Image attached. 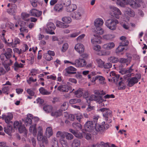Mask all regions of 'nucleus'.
<instances>
[{
    "instance_id": "f257e3e1",
    "label": "nucleus",
    "mask_w": 147,
    "mask_h": 147,
    "mask_svg": "<svg viewBox=\"0 0 147 147\" xmlns=\"http://www.w3.org/2000/svg\"><path fill=\"white\" fill-rule=\"evenodd\" d=\"M99 111L102 112L103 118L105 120L107 121L109 123L112 122L113 117L112 112L109 109L102 108L99 109Z\"/></svg>"
},
{
    "instance_id": "f03ea898",
    "label": "nucleus",
    "mask_w": 147,
    "mask_h": 147,
    "mask_svg": "<svg viewBox=\"0 0 147 147\" xmlns=\"http://www.w3.org/2000/svg\"><path fill=\"white\" fill-rule=\"evenodd\" d=\"M109 14L112 16L117 19L120 18V16L122 14V12L117 7L113 6L111 5L109 7Z\"/></svg>"
},
{
    "instance_id": "7ed1b4c3",
    "label": "nucleus",
    "mask_w": 147,
    "mask_h": 147,
    "mask_svg": "<svg viewBox=\"0 0 147 147\" xmlns=\"http://www.w3.org/2000/svg\"><path fill=\"white\" fill-rule=\"evenodd\" d=\"M119 22L117 20L109 19L106 20L105 25L109 29L114 30L116 29L117 24Z\"/></svg>"
},
{
    "instance_id": "20e7f679",
    "label": "nucleus",
    "mask_w": 147,
    "mask_h": 147,
    "mask_svg": "<svg viewBox=\"0 0 147 147\" xmlns=\"http://www.w3.org/2000/svg\"><path fill=\"white\" fill-rule=\"evenodd\" d=\"M141 77V74H136L135 77H132L128 79L127 82V85L129 87L133 86L135 84L138 82L139 80Z\"/></svg>"
},
{
    "instance_id": "39448f33",
    "label": "nucleus",
    "mask_w": 147,
    "mask_h": 147,
    "mask_svg": "<svg viewBox=\"0 0 147 147\" xmlns=\"http://www.w3.org/2000/svg\"><path fill=\"white\" fill-rule=\"evenodd\" d=\"M56 27L54 24L51 22H48L47 24V27L46 28V31L48 34H55L54 30Z\"/></svg>"
},
{
    "instance_id": "423d86ee",
    "label": "nucleus",
    "mask_w": 147,
    "mask_h": 147,
    "mask_svg": "<svg viewBox=\"0 0 147 147\" xmlns=\"http://www.w3.org/2000/svg\"><path fill=\"white\" fill-rule=\"evenodd\" d=\"M18 24L21 27V28L20 29L21 33L20 34V35L24 36L25 33H27L28 32V30L26 28V26H28V25L24 22L22 21L19 22Z\"/></svg>"
},
{
    "instance_id": "0eeeda50",
    "label": "nucleus",
    "mask_w": 147,
    "mask_h": 147,
    "mask_svg": "<svg viewBox=\"0 0 147 147\" xmlns=\"http://www.w3.org/2000/svg\"><path fill=\"white\" fill-rule=\"evenodd\" d=\"M124 17L121 20L120 23L121 26L125 29L128 30L130 27V23L129 22V18L128 17Z\"/></svg>"
},
{
    "instance_id": "6e6552de",
    "label": "nucleus",
    "mask_w": 147,
    "mask_h": 147,
    "mask_svg": "<svg viewBox=\"0 0 147 147\" xmlns=\"http://www.w3.org/2000/svg\"><path fill=\"white\" fill-rule=\"evenodd\" d=\"M86 131L92 132L94 129V124L92 121H88L85 123L84 126Z\"/></svg>"
},
{
    "instance_id": "1a4fd4ad",
    "label": "nucleus",
    "mask_w": 147,
    "mask_h": 147,
    "mask_svg": "<svg viewBox=\"0 0 147 147\" xmlns=\"http://www.w3.org/2000/svg\"><path fill=\"white\" fill-rule=\"evenodd\" d=\"M83 14V12L81 10L78 9L73 13L72 17L74 19L78 20L81 18Z\"/></svg>"
},
{
    "instance_id": "9d476101",
    "label": "nucleus",
    "mask_w": 147,
    "mask_h": 147,
    "mask_svg": "<svg viewBox=\"0 0 147 147\" xmlns=\"http://www.w3.org/2000/svg\"><path fill=\"white\" fill-rule=\"evenodd\" d=\"M95 129L96 131L95 133L93 132L94 134H96L98 133L102 134L104 131V128H103V126L98 123H96L95 125Z\"/></svg>"
},
{
    "instance_id": "9b49d317",
    "label": "nucleus",
    "mask_w": 147,
    "mask_h": 147,
    "mask_svg": "<svg viewBox=\"0 0 147 147\" xmlns=\"http://www.w3.org/2000/svg\"><path fill=\"white\" fill-rule=\"evenodd\" d=\"M76 67H83L86 64L85 60L83 59L79 58L76 59Z\"/></svg>"
},
{
    "instance_id": "f8f14e48",
    "label": "nucleus",
    "mask_w": 147,
    "mask_h": 147,
    "mask_svg": "<svg viewBox=\"0 0 147 147\" xmlns=\"http://www.w3.org/2000/svg\"><path fill=\"white\" fill-rule=\"evenodd\" d=\"M75 49L80 54H81L84 52V47L82 44L78 43L75 45Z\"/></svg>"
},
{
    "instance_id": "ddd939ff",
    "label": "nucleus",
    "mask_w": 147,
    "mask_h": 147,
    "mask_svg": "<svg viewBox=\"0 0 147 147\" xmlns=\"http://www.w3.org/2000/svg\"><path fill=\"white\" fill-rule=\"evenodd\" d=\"M3 20L6 22L5 27L9 28L12 30H14L15 29V26L11 22L9 19L6 18H3Z\"/></svg>"
},
{
    "instance_id": "4468645a",
    "label": "nucleus",
    "mask_w": 147,
    "mask_h": 147,
    "mask_svg": "<svg viewBox=\"0 0 147 147\" xmlns=\"http://www.w3.org/2000/svg\"><path fill=\"white\" fill-rule=\"evenodd\" d=\"M94 35L95 37H98V36L104 33V30L101 28H96V29L93 31Z\"/></svg>"
},
{
    "instance_id": "2eb2a0df",
    "label": "nucleus",
    "mask_w": 147,
    "mask_h": 147,
    "mask_svg": "<svg viewBox=\"0 0 147 147\" xmlns=\"http://www.w3.org/2000/svg\"><path fill=\"white\" fill-rule=\"evenodd\" d=\"M103 20L100 18L96 19L94 21V24L96 28L101 27L103 24Z\"/></svg>"
},
{
    "instance_id": "dca6fc26",
    "label": "nucleus",
    "mask_w": 147,
    "mask_h": 147,
    "mask_svg": "<svg viewBox=\"0 0 147 147\" xmlns=\"http://www.w3.org/2000/svg\"><path fill=\"white\" fill-rule=\"evenodd\" d=\"M13 117V115L11 113H8L7 115H2L3 118L5 119V122L7 123H10L11 120L12 119Z\"/></svg>"
},
{
    "instance_id": "f3484780",
    "label": "nucleus",
    "mask_w": 147,
    "mask_h": 147,
    "mask_svg": "<svg viewBox=\"0 0 147 147\" xmlns=\"http://www.w3.org/2000/svg\"><path fill=\"white\" fill-rule=\"evenodd\" d=\"M91 100L96 101L97 102L100 103L104 101H105L101 96L92 95L91 97Z\"/></svg>"
},
{
    "instance_id": "a211bd4d",
    "label": "nucleus",
    "mask_w": 147,
    "mask_h": 147,
    "mask_svg": "<svg viewBox=\"0 0 147 147\" xmlns=\"http://www.w3.org/2000/svg\"><path fill=\"white\" fill-rule=\"evenodd\" d=\"M17 6L15 4L12 5L11 7L7 10V12L9 14L14 15L16 12Z\"/></svg>"
},
{
    "instance_id": "6ab92c4d",
    "label": "nucleus",
    "mask_w": 147,
    "mask_h": 147,
    "mask_svg": "<svg viewBox=\"0 0 147 147\" xmlns=\"http://www.w3.org/2000/svg\"><path fill=\"white\" fill-rule=\"evenodd\" d=\"M63 9V6L62 4L60 3H59L56 4L54 7V10L57 12H61Z\"/></svg>"
},
{
    "instance_id": "aec40b11",
    "label": "nucleus",
    "mask_w": 147,
    "mask_h": 147,
    "mask_svg": "<svg viewBox=\"0 0 147 147\" xmlns=\"http://www.w3.org/2000/svg\"><path fill=\"white\" fill-rule=\"evenodd\" d=\"M30 12L31 16L36 17L40 16L42 13V11H39L35 9H33L31 10Z\"/></svg>"
},
{
    "instance_id": "412c9836",
    "label": "nucleus",
    "mask_w": 147,
    "mask_h": 147,
    "mask_svg": "<svg viewBox=\"0 0 147 147\" xmlns=\"http://www.w3.org/2000/svg\"><path fill=\"white\" fill-rule=\"evenodd\" d=\"M33 118V115L30 114H28L27 115L25 123L26 126H28L30 125L32 123V118Z\"/></svg>"
},
{
    "instance_id": "4be33fe9",
    "label": "nucleus",
    "mask_w": 147,
    "mask_h": 147,
    "mask_svg": "<svg viewBox=\"0 0 147 147\" xmlns=\"http://www.w3.org/2000/svg\"><path fill=\"white\" fill-rule=\"evenodd\" d=\"M37 139L38 141H42V143H45L46 144L48 143L47 138L43 137V134H37Z\"/></svg>"
},
{
    "instance_id": "5701e85b",
    "label": "nucleus",
    "mask_w": 147,
    "mask_h": 147,
    "mask_svg": "<svg viewBox=\"0 0 147 147\" xmlns=\"http://www.w3.org/2000/svg\"><path fill=\"white\" fill-rule=\"evenodd\" d=\"M115 46L114 43L113 42H111L104 44L102 46V47L105 49L110 50L113 48Z\"/></svg>"
},
{
    "instance_id": "b1692460",
    "label": "nucleus",
    "mask_w": 147,
    "mask_h": 147,
    "mask_svg": "<svg viewBox=\"0 0 147 147\" xmlns=\"http://www.w3.org/2000/svg\"><path fill=\"white\" fill-rule=\"evenodd\" d=\"M1 40L7 45L10 47V44H11L13 41V39L11 37H1Z\"/></svg>"
},
{
    "instance_id": "393cba45",
    "label": "nucleus",
    "mask_w": 147,
    "mask_h": 147,
    "mask_svg": "<svg viewBox=\"0 0 147 147\" xmlns=\"http://www.w3.org/2000/svg\"><path fill=\"white\" fill-rule=\"evenodd\" d=\"M4 130L5 132L9 136H11V133L14 131V129H12V127L11 125H9L7 127H4Z\"/></svg>"
},
{
    "instance_id": "a878e982",
    "label": "nucleus",
    "mask_w": 147,
    "mask_h": 147,
    "mask_svg": "<svg viewBox=\"0 0 147 147\" xmlns=\"http://www.w3.org/2000/svg\"><path fill=\"white\" fill-rule=\"evenodd\" d=\"M102 39V37H93L91 39V42L93 44H100Z\"/></svg>"
},
{
    "instance_id": "bb28decb",
    "label": "nucleus",
    "mask_w": 147,
    "mask_h": 147,
    "mask_svg": "<svg viewBox=\"0 0 147 147\" xmlns=\"http://www.w3.org/2000/svg\"><path fill=\"white\" fill-rule=\"evenodd\" d=\"M20 42V40L17 38H15L13 39V41L12 42L10 45V47L12 48H15L17 47V45L18 44H19Z\"/></svg>"
},
{
    "instance_id": "cd10ccee",
    "label": "nucleus",
    "mask_w": 147,
    "mask_h": 147,
    "mask_svg": "<svg viewBox=\"0 0 147 147\" xmlns=\"http://www.w3.org/2000/svg\"><path fill=\"white\" fill-rule=\"evenodd\" d=\"M77 8V7L75 4L71 3L69 6L66 8V10L68 12H71L76 10Z\"/></svg>"
},
{
    "instance_id": "c85d7f7f",
    "label": "nucleus",
    "mask_w": 147,
    "mask_h": 147,
    "mask_svg": "<svg viewBox=\"0 0 147 147\" xmlns=\"http://www.w3.org/2000/svg\"><path fill=\"white\" fill-rule=\"evenodd\" d=\"M125 15H127L130 17H134L135 16V13L134 11L130 8H128L124 12Z\"/></svg>"
},
{
    "instance_id": "c756f323",
    "label": "nucleus",
    "mask_w": 147,
    "mask_h": 147,
    "mask_svg": "<svg viewBox=\"0 0 147 147\" xmlns=\"http://www.w3.org/2000/svg\"><path fill=\"white\" fill-rule=\"evenodd\" d=\"M69 131L77 138L80 139H81L83 138L82 133L78 132L77 131H75L72 129H69Z\"/></svg>"
},
{
    "instance_id": "7c9ffc66",
    "label": "nucleus",
    "mask_w": 147,
    "mask_h": 147,
    "mask_svg": "<svg viewBox=\"0 0 147 147\" xmlns=\"http://www.w3.org/2000/svg\"><path fill=\"white\" fill-rule=\"evenodd\" d=\"M57 90L61 92H67L69 90V87L66 85L60 86L58 87Z\"/></svg>"
},
{
    "instance_id": "2f4dec72",
    "label": "nucleus",
    "mask_w": 147,
    "mask_h": 147,
    "mask_svg": "<svg viewBox=\"0 0 147 147\" xmlns=\"http://www.w3.org/2000/svg\"><path fill=\"white\" fill-rule=\"evenodd\" d=\"M65 70L67 73L73 74L76 73L75 71H76V69L72 66H70L66 68Z\"/></svg>"
},
{
    "instance_id": "473e14b6",
    "label": "nucleus",
    "mask_w": 147,
    "mask_h": 147,
    "mask_svg": "<svg viewBox=\"0 0 147 147\" xmlns=\"http://www.w3.org/2000/svg\"><path fill=\"white\" fill-rule=\"evenodd\" d=\"M40 94L43 95H49L51 94V91H48L43 87H40L39 89Z\"/></svg>"
},
{
    "instance_id": "72a5a7b5",
    "label": "nucleus",
    "mask_w": 147,
    "mask_h": 147,
    "mask_svg": "<svg viewBox=\"0 0 147 147\" xmlns=\"http://www.w3.org/2000/svg\"><path fill=\"white\" fill-rule=\"evenodd\" d=\"M56 25L57 27L61 28H66L69 27L68 25L65 24L63 22L59 21H57L56 22Z\"/></svg>"
},
{
    "instance_id": "f704fd0d",
    "label": "nucleus",
    "mask_w": 147,
    "mask_h": 147,
    "mask_svg": "<svg viewBox=\"0 0 147 147\" xmlns=\"http://www.w3.org/2000/svg\"><path fill=\"white\" fill-rule=\"evenodd\" d=\"M81 143L80 141L77 139H75L73 141L72 144V147H80Z\"/></svg>"
},
{
    "instance_id": "c9c22d12",
    "label": "nucleus",
    "mask_w": 147,
    "mask_h": 147,
    "mask_svg": "<svg viewBox=\"0 0 147 147\" xmlns=\"http://www.w3.org/2000/svg\"><path fill=\"white\" fill-rule=\"evenodd\" d=\"M36 124L35 123L34 125L30 127L29 130L30 132H33V135L36 136L37 133Z\"/></svg>"
},
{
    "instance_id": "e433bc0d",
    "label": "nucleus",
    "mask_w": 147,
    "mask_h": 147,
    "mask_svg": "<svg viewBox=\"0 0 147 147\" xmlns=\"http://www.w3.org/2000/svg\"><path fill=\"white\" fill-rule=\"evenodd\" d=\"M60 2L62 4L63 6L66 7L71 5V1L70 0H60Z\"/></svg>"
},
{
    "instance_id": "4c0bfd02",
    "label": "nucleus",
    "mask_w": 147,
    "mask_h": 147,
    "mask_svg": "<svg viewBox=\"0 0 147 147\" xmlns=\"http://www.w3.org/2000/svg\"><path fill=\"white\" fill-rule=\"evenodd\" d=\"M46 135L49 138L53 134L52 129L51 127H48L46 129Z\"/></svg>"
},
{
    "instance_id": "58836bf2",
    "label": "nucleus",
    "mask_w": 147,
    "mask_h": 147,
    "mask_svg": "<svg viewBox=\"0 0 147 147\" xmlns=\"http://www.w3.org/2000/svg\"><path fill=\"white\" fill-rule=\"evenodd\" d=\"M24 65L21 63L19 64L17 62H16L14 63L13 67L14 70L17 71L19 68H23Z\"/></svg>"
},
{
    "instance_id": "ea45409f",
    "label": "nucleus",
    "mask_w": 147,
    "mask_h": 147,
    "mask_svg": "<svg viewBox=\"0 0 147 147\" xmlns=\"http://www.w3.org/2000/svg\"><path fill=\"white\" fill-rule=\"evenodd\" d=\"M126 37H120V40L122 41L120 43V45L123 47L128 45L129 44V41L126 40Z\"/></svg>"
},
{
    "instance_id": "a19ab883",
    "label": "nucleus",
    "mask_w": 147,
    "mask_h": 147,
    "mask_svg": "<svg viewBox=\"0 0 147 147\" xmlns=\"http://www.w3.org/2000/svg\"><path fill=\"white\" fill-rule=\"evenodd\" d=\"M82 88H79L74 92V94L78 97L81 96L84 92Z\"/></svg>"
},
{
    "instance_id": "79ce46f5",
    "label": "nucleus",
    "mask_w": 147,
    "mask_h": 147,
    "mask_svg": "<svg viewBox=\"0 0 147 147\" xmlns=\"http://www.w3.org/2000/svg\"><path fill=\"white\" fill-rule=\"evenodd\" d=\"M22 19L27 22H29L30 19L28 18L30 16V15L26 13H22Z\"/></svg>"
},
{
    "instance_id": "37998d69",
    "label": "nucleus",
    "mask_w": 147,
    "mask_h": 147,
    "mask_svg": "<svg viewBox=\"0 0 147 147\" xmlns=\"http://www.w3.org/2000/svg\"><path fill=\"white\" fill-rule=\"evenodd\" d=\"M96 61L99 67L102 68L103 67V65L105 62L102 61L100 59L98 58L96 59Z\"/></svg>"
},
{
    "instance_id": "c03bdc74",
    "label": "nucleus",
    "mask_w": 147,
    "mask_h": 147,
    "mask_svg": "<svg viewBox=\"0 0 147 147\" xmlns=\"http://www.w3.org/2000/svg\"><path fill=\"white\" fill-rule=\"evenodd\" d=\"M62 112L59 109V110L55 112H52L51 113V115L52 116L57 117L61 115Z\"/></svg>"
},
{
    "instance_id": "a18cd8bd",
    "label": "nucleus",
    "mask_w": 147,
    "mask_h": 147,
    "mask_svg": "<svg viewBox=\"0 0 147 147\" xmlns=\"http://www.w3.org/2000/svg\"><path fill=\"white\" fill-rule=\"evenodd\" d=\"M92 76V74L88 75V78L92 83H93L94 84H95L96 83V80H97V76H94L91 78Z\"/></svg>"
},
{
    "instance_id": "49530a36",
    "label": "nucleus",
    "mask_w": 147,
    "mask_h": 147,
    "mask_svg": "<svg viewBox=\"0 0 147 147\" xmlns=\"http://www.w3.org/2000/svg\"><path fill=\"white\" fill-rule=\"evenodd\" d=\"M72 126L74 128L77 129L81 130L82 126L81 125L78 123L74 122L72 124Z\"/></svg>"
},
{
    "instance_id": "de8ad7c7",
    "label": "nucleus",
    "mask_w": 147,
    "mask_h": 147,
    "mask_svg": "<svg viewBox=\"0 0 147 147\" xmlns=\"http://www.w3.org/2000/svg\"><path fill=\"white\" fill-rule=\"evenodd\" d=\"M110 52L106 50H101L98 53V54L100 56H106L109 55Z\"/></svg>"
},
{
    "instance_id": "09e8293b",
    "label": "nucleus",
    "mask_w": 147,
    "mask_h": 147,
    "mask_svg": "<svg viewBox=\"0 0 147 147\" xmlns=\"http://www.w3.org/2000/svg\"><path fill=\"white\" fill-rule=\"evenodd\" d=\"M62 20L64 22L67 24H69L71 21V19L70 17L67 16L63 17L62 19Z\"/></svg>"
},
{
    "instance_id": "8fccbe9b",
    "label": "nucleus",
    "mask_w": 147,
    "mask_h": 147,
    "mask_svg": "<svg viewBox=\"0 0 147 147\" xmlns=\"http://www.w3.org/2000/svg\"><path fill=\"white\" fill-rule=\"evenodd\" d=\"M43 109L46 113H49L52 111V107L50 105H45Z\"/></svg>"
},
{
    "instance_id": "3c124183",
    "label": "nucleus",
    "mask_w": 147,
    "mask_h": 147,
    "mask_svg": "<svg viewBox=\"0 0 147 147\" xmlns=\"http://www.w3.org/2000/svg\"><path fill=\"white\" fill-rule=\"evenodd\" d=\"M65 131H58L57 133V137L61 138V139L64 138L65 134Z\"/></svg>"
},
{
    "instance_id": "603ef678",
    "label": "nucleus",
    "mask_w": 147,
    "mask_h": 147,
    "mask_svg": "<svg viewBox=\"0 0 147 147\" xmlns=\"http://www.w3.org/2000/svg\"><path fill=\"white\" fill-rule=\"evenodd\" d=\"M12 53V51L11 49L10 48H8L6 49V51L5 53L6 55L7 58L11 57V53Z\"/></svg>"
},
{
    "instance_id": "864d4df0",
    "label": "nucleus",
    "mask_w": 147,
    "mask_h": 147,
    "mask_svg": "<svg viewBox=\"0 0 147 147\" xmlns=\"http://www.w3.org/2000/svg\"><path fill=\"white\" fill-rule=\"evenodd\" d=\"M97 80L99 81V82L101 84H105V78L101 76H97Z\"/></svg>"
},
{
    "instance_id": "5fc2aeb1",
    "label": "nucleus",
    "mask_w": 147,
    "mask_h": 147,
    "mask_svg": "<svg viewBox=\"0 0 147 147\" xmlns=\"http://www.w3.org/2000/svg\"><path fill=\"white\" fill-rule=\"evenodd\" d=\"M75 116L76 117L77 120L80 122H82V120L83 119L82 115L80 113H78L75 114Z\"/></svg>"
},
{
    "instance_id": "6e6d98bb",
    "label": "nucleus",
    "mask_w": 147,
    "mask_h": 147,
    "mask_svg": "<svg viewBox=\"0 0 147 147\" xmlns=\"http://www.w3.org/2000/svg\"><path fill=\"white\" fill-rule=\"evenodd\" d=\"M51 144L52 147H59L57 141L55 138H53L51 142Z\"/></svg>"
},
{
    "instance_id": "4d7b16f0",
    "label": "nucleus",
    "mask_w": 147,
    "mask_h": 147,
    "mask_svg": "<svg viewBox=\"0 0 147 147\" xmlns=\"http://www.w3.org/2000/svg\"><path fill=\"white\" fill-rule=\"evenodd\" d=\"M81 100L79 98L71 99L69 100V102L71 104H74L81 102Z\"/></svg>"
},
{
    "instance_id": "13d9d810",
    "label": "nucleus",
    "mask_w": 147,
    "mask_h": 147,
    "mask_svg": "<svg viewBox=\"0 0 147 147\" xmlns=\"http://www.w3.org/2000/svg\"><path fill=\"white\" fill-rule=\"evenodd\" d=\"M68 106L67 103L66 102H65L61 105L60 110L63 112V111L66 110Z\"/></svg>"
},
{
    "instance_id": "bf43d9fd",
    "label": "nucleus",
    "mask_w": 147,
    "mask_h": 147,
    "mask_svg": "<svg viewBox=\"0 0 147 147\" xmlns=\"http://www.w3.org/2000/svg\"><path fill=\"white\" fill-rule=\"evenodd\" d=\"M64 139H60V142L62 145V147H68L67 141L64 140Z\"/></svg>"
},
{
    "instance_id": "052dcab7",
    "label": "nucleus",
    "mask_w": 147,
    "mask_h": 147,
    "mask_svg": "<svg viewBox=\"0 0 147 147\" xmlns=\"http://www.w3.org/2000/svg\"><path fill=\"white\" fill-rule=\"evenodd\" d=\"M109 60L110 62L113 63H117L119 61L118 58L114 57H109Z\"/></svg>"
},
{
    "instance_id": "680f3d73",
    "label": "nucleus",
    "mask_w": 147,
    "mask_h": 147,
    "mask_svg": "<svg viewBox=\"0 0 147 147\" xmlns=\"http://www.w3.org/2000/svg\"><path fill=\"white\" fill-rule=\"evenodd\" d=\"M65 137L67 139L71 140L73 139L74 136L72 134L67 132H65Z\"/></svg>"
},
{
    "instance_id": "e2e57ef3",
    "label": "nucleus",
    "mask_w": 147,
    "mask_h": 147,
    "mask_svg": "<svg viewBox=\"0 0 147 147\" xmlns=\"http://www.w3.org/2000/svg\"><path fill=\"white\" fill-rule=\"evenodd\" d=\"M94 94L96 95H103L106 94L105 92H103V90H96L94 91Z\"/></svg>"
},
{
    "instance_id": "0e129e2a",
    "label": "nucleus",
    "mask_w": 147,
    "mask_h": 147,
    "mask_svg": "<svg viewBox=\"0 0 147 147\" xmlns=\"http://www.w3.org/2000/svg\"><path fill=\"white\" fill-rule=\"evenodd\" d=\"M22 125V123L21 122H18V121H15L13 124L14 128L16 129H18Z\"/></svg>"
},
{
    "instance_id": "69168bd1",
    "label": "nucleus",
    "mask_w": 147,
    "mask_h": 147,
    "mask_svg": "<svg viewBox=\"0 0 147 147\" xmlns=\"http://www.w3.org/2000/svg\"><path fill=\"white\" fill-rule=\"evenodd\" d=\"M125 49L123 46L120 45L116 50V53H119L122 52Z\"/></svg>"
},
{
    "instance_id": "338daca9",
    "label": "nucleus",
    "mask_w": 147,
    "mask_h": 147,
    "mask_svg": "<svg viewBox=\"0 0 147 147\" xmlns=\"http://www.w3.org/2000/svg\"><path fill=\"white\" fill-rule=\"evenodd\" d=\"M44 57L45 59L48 61H50L53 59L52 57L47 53L44 54Z\"/></svg>"
},
{
    "instance_id": "774afa93",
    "label": "nucleus",
    "mask_w": 147,
    "mask_h": 147,
    "mask_svg": "<svg viewBox=\"0 0 147 147\" xmlns=\"http://www.w3.org/2000/svg\"><path fill=\"white\" fill-rule=\"evenodd\" d=\"M68 45L67 43H64L62 47L61 51L63 52H65L68 49Z\"/></svg>"
}]
</instances>
